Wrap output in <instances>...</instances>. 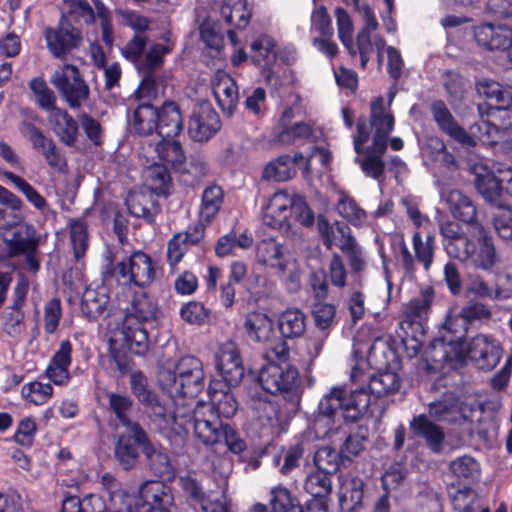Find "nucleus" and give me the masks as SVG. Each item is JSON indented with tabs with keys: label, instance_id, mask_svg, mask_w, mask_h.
I'll return each instance as SVG.
<instances>
[{
	"label": "nucleus",
	"instance_id": "1",
	"mask_svg": "<svg viewBox=\"0 0 512 512\" xmlns=\"http://www.w3.org/2000/svg\"><path fill=\"white\" fill-rule=\"evenodd\" d=\"M154 426L173 445L182 446L190 432L197 442L212 447L224 442L227 449L240 454L246 449L245 440L230 425L222 423L209 404L176 402V408L167 413L161 405L153 408Z\"/></svg>",
	"mask_w": 512,
	"mask_h": 512
},
{
	"label": "nucleus",
	"instance_id": "2",
	"mask_svg": "<svg viewBox=\"0 0 512 512\" xmlns=\"http://www.w3.org/2000/svg\"><path fill=\"white\" fill-rule=\"evenodd\" d=\"M353 340L356 364L351 371V380L355 384H360L356 389L363 388L369 396L373 394L375 397L396 393L401 386V377L395 371L385 370L371 377L365 373L369 367L378 363L374 350L379 344H383L379 334L370 326L363 325Z\"/></svg>",
	"mask_w": 512,
	"mask_h": 512
},
{
	"label": "nucleus",
	"instance_id": "3",
	"mask_svg": "<svg viewBox=\"0 0 512 512\" xmlns=\"http://www.w3.org/2000/svg\"><path fill=\"white\" fill-rule=\"evenodd\" d=\"M158 312L157 304L145 293L136 295L126 308L122 321L109 332L111 351H129L135 355H144L149 349L145 323L155 320Z\"/></svg>",
	"mask_w": 512,
	"mask_h": 512
},
{
	"label": "nucleus",
	"instance_id": "4",
	"mask_svg": "<svg viewBox=\"0 0 512 512\" xmlns=\"http://www.w3.org/2000/svg\"><path fill=\"white\" fill-rule=\"evenodd\" d=\"M369 408V395L363 388L347 393L341 387H333L319 403V414L314 420L313 430L317 438H325L337 431L342 420L355 422Z\"/></svg>",
	"mask_w": 512,
	"mask_h": 512
},
{
	"label": "nucleus",
	"instance_id": "5",
	"mask_svg": "<svg viewBox=\"0 0 512 512\" xmlns=\"http://www.w3.org/2000/svg\"><path fill=\"white\" fill-rule=\"evenodd\" d=\"M205 373L203 363L194 356H185L179 359L173 370L162 369L159 373V381L176 402L190 403L204 388Z\"/></svg>",
	"mask_w": 512,
	"mask_h": 512
},
{
	"label": "nucleus",
	"instance_id": "6",
	"mask_svg": "<svg viewBox=\"0 0 512 512\" xmlns=\"http://www.w3.org/2000/svg\"><path fill=\"white\" fill-rule=\"evenodd\" d=\"M263 223L275 229H288L293 225L310 227L314 213L300 196L279 190L271 195L262 207Z\"/></svg>",
	"mask_w": 512,
	"mask_h": 512
},
{
	"label": "nucleus",
	"instance_id": "7",
	"mask_svg": "<svg viewBox=\"0 0 512 512\" xmlns=\"http://www.w3.org/2000/svg\"><path fill=\"white\" fill-rule=\"evenodd\" d=\"M444 359L453 367L461 366L471 360L479 369L491 370L500 361V344L493 337L478 334L469 341H450L441 343Z\"/></svg>",
	"mask_w": 512,
	"mask_h": 512
},
{
	"label": "nucleus",
	"instance_id": "8",
	"mask_svg": "<svg viewBox=\"0 0 512 512\" xmlns=\"http://www.w3.org/2000/svg\"><path fill=\"white\" fill-rule=\"evenodd\" d=\"M143 503L145 502L142 495L137 496L120 490L110 493L109 503L105 497L96 494L82 500L74 496L67 497L62 503L61 512H136Z\"/></svg>",
	"mask_w": 512,
	"mask_h": 512
},
{
	"label": "nucleus",
	"instance_id": "9",
	"mask_svg": "<svg viewBox=\"0 0 512 512\" xmlns=\"http://www.w3.org/2000/svg\"><path fill=\"white\" fill-rule=\"evenodd\" d=\"M243 327L249 340L267 347V357L282 359L289 355L287 343L276 337L274 321L266 312L254 310L248 313Z\"/></svg>",
	"mask_w": 512,
	"mask_h": 512
},
{
	"label": "nucleus",
	"instance_id": "10",
	"mask_svg": "<svg viewBox=\"0 0 512 512\" xmlns=\"http://www.w3.org/2000/svg\"><path fill=\"white\" fill-rule=\"evenodd\" d=\"M287 357L264 365L258 374V382L271 394L280 393L285 397H298L301 383L299 372L296 367L286 361Z\"/></svg>",
	"mask_w": 512,
	"mask_h": 512
},
{
	"label": "nucleus",
	"instance_id": "11",
	"mask_svg": "<svg viewBox=\"0 0 512 512\" xmlns=\"http://www.w3.org/2000/svg\"><path fill=\"white\" fill-rule=\"evenodd\" d=\"M459 249L450 246V257L460 261H470L474 266L484 270L493 267L496 262V251L492 238L485 231L484 227L478 225L467 241L458 242Z\"/></svg>",
	"mask_w": 512,
	"mask_h": 512
},
{
	"label": "nucleus",
	"instance_id": "12",
	"mask_svg": "<svg viewBox=\"0 0 512 512\" xmlns=\"http://www.w3.org/2000/svg\"><path fill=\"white\" fill-rule=\"evenodd\" d=\"M256 260L275 271L284 281L296 282L299 279V266L296 259L282 243L274 238L263 239L256 246Z\"/></svg>",
	"mask_w": 512,
	"mask_h": 512
},
{
	"label": "nucleus",
	"instance_id": "13",
	"mask_svg": "<svg viewBox=\"0 0 512 512\" xmlns=\"http://www.w3.org/2000/svg\"><path fill=\"white\" fill-rule=\"evenodd\" d=\"M396 95V90L391 87L387 92V100L382 96L375 98L370 105V122L374 129L373 142L370 152L381 154L387 146V137L394 127V117L390 110Z\"/></svg>",
	"mask_w": 512,
	"mask_h": 512
},
{
	"label": "nucleus",
	"instance_id": "14",
	"mask_svg": "<svg viewBox=\"0 0 512 512\" xmlns=\"http://www.w3.org/2000/svg\"><path fill=\"white\" fill-rule=\"evenodd\" d=\"M157 273V265L150 256L141 251L132 253L118 262L114 267V275L123 284H134L139 287L150 285Z\"/></svg>",
	"mask_w": 512,
	"mask_h": 512
},
{
	"label": "nucleus",
	"instance_id": "15",
	"mask_svg": "<svg viewBox=\"0 0 512 512\" xmlns=\"http://www.w3.org/2000/svg\"><path fill=\"white\" fill-rule=\"evenodd\" d=\"M347 4L356 6L363 18L364 25L357 35L358 49L360 51L361 66L364 68L369 61L370 54L377 51L378 58H382L385 49V41L376 34L378 23L371 9L367 5L360 6L359 0H343Z\"/></svg>",
	"mask_w": 512,
	"mask_h": 512
},
{
	"label": "nucleus",
	"instance_id": "16",
	"mask_svg": "<svg viewBox=\"0 0 512 512\" xmlns=\"http://www.w3.org/2000/svg\"><path fill=\"white\" fill-rule=\"evenodd\" d=\"M51 83L70 107H79L89 96V88L73 65H63L51 77Z\"/></svg>",
	"mask_w": 512,
	"mask_h": 512
},
{
	"label": "nucleus",
	"instance_id": "17",
	"mask_svg": "<svg viewBox=\"0 0 512 512\" xmlns=\"http://www.w3.org/2000/svg\"><path fill=\"white\" fill-rule=\"evenodd\" d=\"M216 369L229 386H237L244 377V366L240 350L233 341L219 345L215 354Z\"/></svg>",
	"mask_w": 512,
	"mask_h": 512
},
{
	"label": "nucleus",
	"instance_id": "18",
	"mask_svg": "<svg viewBox=\"0 0 512 512\" xmlns=\"http://www.w3.org/2000/svg\"><path fill=\"white\" fill-rule=\"evenodd\" d=\"M471 172L475 175V185L478 192L490 203L499 207L505 205L499 201L503 185L499 179V172L495 174L489 168L487 160H480L470 165Z\"/></svg>",
	"mask_w": 512,
	"mask_h": 512
},
{
	"label": "nucleus",
	"instance_id": "19",
	"mask_svg": "<svg viewBox=\"0 0 512 512\" xmlns=\"http://www.w3.org/2000/svg\"><path fill=\"white\" fill-rule=\"evenodd\" d=\"M296 166L305 174L309 173V159L303 154L297 153L293 158L280 156L267 163L263 169L262 177L268 181H287L295 176Z\"/></svg>",
	"mask_w": 512,
	"mask_h": 512
},
{
	"label": "nucleus",
	"instance_id": "20",
	"mask_svg": "<svg viewBox=\"0 0 512 512\" xmlns=\"http://www.w3.org/2000/svg\"><path fill=\"white\" fill-rule=\"evenodd\" d=\"M211 87L222 112L231 116L239 100V91L235 80L225 71L218 70L211 79Z\"/></svg>",
	"mask_w": 512,
	"mask_h": 512
},
{
	"label": "nucleus",
	"instance_id": "21",
	"mask_svg": "<svg viewBox=\"0 0 512 512\" xmlns=\"http://www.w3.org/2000/svg\"><path fill=\"white\" fill-rule=\"evenodd\" d=\"M220 128L217 113L208 105H201L194 110L188 125V133L195 141H206Z\"/></svg>",
	"mask_w": 512,
	"mask_h": 512
},
{
	"label": "nucleus",
	"instance_id": "22",
	"mask_svg": "<svg viewBox=\"0 0 512 512\" xmlns=\"http://www.w3.org/2000/svg\"><path fill=\"white\" fill-rule=\"evenodd\" d=\"M474 37L477 43L489 50H512V29L506 26L482 24L475 28Z\"/></svg>",
	"mask_w": 512,
	"mask_h": 512
},
{
	"label": "nucleus",
	"instance_id": "23",
	"mask_svg": "<svg viewBox=\"0 0 512 512\" xmlns=\"http://www.w3.org/2000/svg\"><path fill=\"white\" fill-rule=\"evenodd\" d=\"M72 363V345L70 341L64 340L52 356L46 370V377L57 386H66L71 375L69 367Z\"/></svg>",
	"mask_w": 512,
	"mask_h": 512
},
{
	"label": "nucleus",
	"instance_id": "24",
	"mask_svg": "<svg viewBox=\"0 0 512 512\" xmlns=\"http://www.w3.org/2000/svg\"><path fill=\"white\" fill-rule=\"evenodd\" d=\"M205 225L197 223L185 232L175 234L168 243L167 258L171 266L177 265L187 250L199 243L204 237Z\"/></svg>",
	"mask_w": 512,
	"mask_h": 512
},
{
	"label": "nucleus",
	"instance_id": "25",
	"mask_svg": "<svg viewBox=\"0 0 512 512\" xmlns=\"http://www.w3.org/2000/svg\"><path fill=\"white\" fill-rule=\"evenodd\" d=\"M317 228L323 243L328 249L336 246L343 251L355 240L350 228L339 221L329 222L325 217L319 216Z\"/></svg>",
	"mask_w": 512,
	"mask_h": 512
},
{
	"label": "nucleus",
	"instance_id": "26",
	"mask_svg": "<svg viewBox=\"0 0 512 512\" xmlns=\"http://www.w3.org/2000/svg\"><path fill=\"white\" fill-rule=\"evenodd\" d=\"M474 409L471 405L459 401H440L431 403L429 415L436 421L462 423L472 420Z\"/></svg>",
	"mask_w": 512,
	"mask_h": 512
},
{
	"label": "nucleus",
	"instance_id": "27",
	"mask_svg": "<svg viewBox=\"0 0 512 512\" xmlns=\"http://www.w3.org/2000/svg\"><path fill=\"white\" fill-rule=\"evenodd\" d=\"M142 154L154 155L155 161L174 168H178L185 160L182 147L174 138H160L154 145L143 148Z\"/></svg>",
	"mask_w": 512,
	"mask_h": 512
},
{
	"label": "nucleus",
	"instance_id": "28",
	"mask_svg": "<svg viewBox=\"0 0 512 512\" xmlns=\"http://www.w3.org/2000/svg\"><path fill=\"white\" fill-rule=\"evenodd\" d=\"M422 156L426 165L437 169L455 171L457 162L446 150L444 142L438 137H428L422 146Z\"/></svg>",
	"mask_w": 512,
	"mask_h": 512
},
{
	"label": "nucleus",
	"instance_id": "29",
	"mask_svg": "<svg viewBox=\"0 0 512 512\" xmlns=\"http://www.w3.org/2000/svg\"><path fill=\"white\" fill-rule=\"evenodd\" d=\"M140 492L144 502L150 506L148 512H173V495L162 482L148 481L141 486Z\"/></svg>",
	"mask_w": 512,
	"mask_h": 512
},
{
	"label": "nucleus",
	"instance_id": "30",
	"mask_svg": "<svg viewBox=\"0 0 512 512\" xmlns=\"http://www.w3.org/2000/svg\"><path fill=\"white\" fill-rule=\"evenodd\" d=\"M183 129V118L179 106L172 101L165 102L158 110V138H175Z\"/></svg>",
	"mask_w": 512,
	"mask_h": 512
},
{
	"label": "nucleus",
	"instance_id": "31",
	"mask_svg": "<svg viewBox=\"0 0 512 512\" xmlns=\"http://www.w3.org/2000/svg\"><path fill=\"white\" fill-rule=\"evenodd\" d=\"M107 398L109 407L119 422L127 428V431L134 433L136 441H144L145 432L129 418V412L132 408L130 397L125 394L109 392Z\"/></svg>",
	"mask_w": 512,
	"mask_h": 512
},
{
	"label": "nucleus",
	"instance_id": "32",
	"mask_svg": "<svg viewBox=\"0 0 512 512\" xmlns=\"http://www.w3.org/2000/svg\"><path fill=\"white\" fill-rule=\"evenodd\" d=\"M144 177L148 187L146 189L155 195H164L167 193L170 176L168 166L155 161L154 155H144Z\"/></svg>",
	"mask_w": 512,
	"mask_h": 512
},
{
	"label": "nucleus",
	"instance_id": "33",
	"mask_svg": "<svg viewBox=\"0 0 512 512\" xmlns=\"http://www.w3.org/2000/svg\"><path fill=\"white\" fill-rule=\"evenodd\" d=\"M45 39L49 51L54 57L60 58L78 45L80 34L76 29L48 28L45 31Z\"/></svg>",
	"mask_w": 512,
	"mask_h": 512
},
{
	"label": "nucleus",
	"instance_id": "34",
	"mask_svg": "<svg viewBox=\"0 0 512 512\" xmlns=\"http://www.w3.org/2000/svg\"><path fill=\"white\" fill-rule=\"evenodd\" d=\"M49 123L53 132L67 146H73L78 135V124L67 111L54 108L49 111Z\"/></svg>",
	"mask_w": 512,
	"mask_h": 512
},
{
	"label": "nucleus",
	"instance_id": "35",
	"mask_svg": "<svg viewBox=\"0 0 512 512\" xmlns=\"http://www.w3.org/2000/svg\"><path fill=\"white\" fill-rule=\"evenodd\" d=\"M433 117L439 128L451 138L462 145H470L474 143L472 137L461 128L453 119L451 113L444 103L435 102L432 106Z\"/></svg>",
	"mask_w": 512,
	"mask_h": 512
},
{
	"label": "nucleus",
	"instance_id": "36",
	"mask_svg": "<svg viewBox=\"0 0 512 512\" xmlns=\"http://www.w3.org/2000/svg\"><path fill=\"white\" fill-rule=\"evenodd\" d=\"M491 317V310L482 303H473L465 306L458 316L449 315L445 321V328L452 332L466 331L467 324L476 320H486Z\"/></svg>",
	"mask_w": 512,
	"mask_h": 512
},
{
	"label": "nucleus",
	"instance_id": "37",
	"mask_svg": "<svg viewBox=\"0 0 512 512\" xmlns=\"http://www.w3.org/2000/svg\"><path fill=\"white\" fill-rule=\"evenodd\" d=\"M109 302L107 286L103 284L85 289L81 299V311L90 319L99 317L106 309Z\"/></svg>",
	"mask_w": 512,
	"mask_h": 512
},
{
	"label": "nucleus",
	"instance_id": "38",
	"mask_svg": "<svg viewBox=\"0 0 512 512\" xmlns=\"http://www.w3.org/2000/svg\"><path fill=\"white\" fill-rule=\"evenodd\" d=\"M476 88L479 95L496 102L497 108L491 110V117L497 118V114L501 110L505 111V116L510 115L507 109L512 105V96L511 93L504 89L501 84L493 80L483 79L477 83Z\"/></svg>",
	"mask_w": 512,
	"mask_h": 512
},
{
	"label": "nucleus",
	"instance_id": "39",
	"mask_svg": "<svg viewBox=\"0 0 512 512\" xmlns=\"http://www.w3.org/2000/svg\"><path fill=\"white\" fill-rule=\"evenodd\" d=\"M510 126L511 123L502 124L498 127L489 120L481 119L476 125L470 128V134L468 135L473 138L474 143L469 146H474L477 142L484 145L498 144L506 139V134Z\"/></svg>",
	"mask_w": 512,
	"mask_h": 512
},
{
	"label": "nucleus",
	"instance_id": "40",
	"mask_svg": "<svg viewBox=\"0 0 512 512\" xmlns=\"http://www.w3.org/2000/svg\"><path fill=\"white\" fill-rule=\"evenodd\" d=\"M410 428L416 436L425 439L427 446L435 453L442 450V443L444 441L443 430L432 423L425 415L415 417L411 423Z\"/></svg>",
	"mask_w": 512,
	"mask_h": 512
},
{
	"label": "nucleus",
	"instance_id": "41",
	"mask_svg": "<svg viewBox=\"0 0 512 512\" xmlns=\"http://www.w3.org/2000/svg\"><path fill=\"white\" fill-rule=\"evenodd\" d=\"M142 444V449L146 455L149 466L155 475L170 480L174 477V469L169 456L158 446L151 444L145 435L144 441H138Z\"/></svg>",
	"mask_w": 512,
	"mask_h": 512
},
{
	"label": "nucleus",
	"instance_id": "42",
	"mask_svg": "<svg viewBox=\"0 0 512 512\" xmlns=\"http://www.w3.org/2000/svg\"><path fill=\"white\" fill-rule=\"evenodd\" d=\"M442 199L448 206L454 218L466 223H472L476 218V208L472 201L458 190L442 194Z\"/></svg>",
	"mask_w": 512,
	"mask_h": 512
},
{
	"label": "nucleus",
	"instance_id": "43",
	"mask_svg": "<svg viewBox=\"0 0 512 512\" xmlns=\"http://www.w3.org/2000/svg\"><path fill=\"white\" fill-rule=\"evenodd\" d=\"M277 324L283 338H298L306 330V316L299 309L289 308L279 315Z\"/></svg>",
	"mask_w": 512,
	"mask_h": 512
},
{
	"label": "nucleus",
	"instance_id": "44",
	"mask_svg": "<svg viewBox=\"0 0 512 512\" xmlns=\"http://www.w3.org/2000/svg\"><path fill=\"white\" fill-rule=\"evenodd\" d=\"M126 205L133 216L148 219L155 207V194L146 188L134 189L129 193Z\"/></svg>",
	"mask_w": 512,
	"mask_h": 512
},
{
	"label": "nucleus",
	"instance_id": "45",
	"mask_svg": "<svg viewBox=\"0 0 512 512\" xmlns=\"http://www.w3.org/2000/svg\"><path fill=\"white\" fill-rule=\"evenodd\" d=\"M363 481L357 477L341 478L339 501L342 509L353 510L361 505L363 499Z\"/></svg>",
	"mask_w": 512,
	"mask_h": 512
},
{
	"label": "nucleus",
	"instance_id": "46",
	"mask_svg": "<svg viewBox=\"0 0 512 512\" xmlns=\"http://www.w3.org/2000/svg\"><path fill=\"white\" fill-rule=\"evenodd\" d=\"M337 211L351 225L365 227L369 225L368 214L344 191H338Z\"/></svg>",
	"mask_w": 512,
	"mask_h": 512
},
{
	"label": "nucleus",
	"instance_id": "47",
	"mask_svg": "<svg viewBox=\"0 0 512 512\" xmlns=\"http://www.w3.org/2000/svg\"><path fill=\"white\" fill-rule=\"evenodd\" d=\"M220 13L228 24L236 28H245L251 17L247 0H225Z\"/></svg>",
	"mask_w": 512,
	"mask_h": 512
},
{
	"label": "nucleus",
	"instance_id": "48",
	"mask_svg": "<svg viewBox=\"0 0 512 512\" xmlns=\"http://www.w3.org/2000/svg\"><path fill=\"white\" fill-rule=\"evenodd\" d=\"M158 110L149 104L139 105L133 114L132 127L140 135L157 133Z\"/></svg>",
	"mask_w": 512,
	"mask_h": 512
},
{
	"label": "nucleus",
	"instance_id": "49",
	"mask_svg": "<svg viewBox=\"0 0 512 512\" xmlns=\"http://www.w3.org/2000/svg\"><path fill=\"white\" fill-rule=\"evenodd\" d=\"M250 58L261 70L276 62L275 42L268 36H261L251 44Z\"/></svg>",
	"mask_w": 512,
	"mask_h": 512
},
{
	"label": "nucleus",
	"instance_id": "50",
	"mask_svg": "<svg viewBox=\"0 0 512 512\" xmlns=\"http://www.w3.org/2000/svg\"><path fill=\"white\" fill-rule=\"evenodd\" d=\"M449 495L455 512H476L482 506L478 493L470 487H452Z\"/></svg>",
	"mask_w": 512,
	"mask_h": 512
},
{
	"label": "nucleus",
	"instance_id": "51",
	"mask_svg": "<svg viewBox=\"0 0 512 512\" xmlns=\"http://www.w3.org/2000/svg\"><path fill=\"white\" fill-rule=\"evenodd\" d=\"M210 403L212 411L216 410V415L229 418L237 411V402L230 390H218L213 384H210L209 390Z\"/></svg>",
	"mask_w": 512,
	"mask_h": 512
},
{
	"label": "nucleus",
	"instance_id": "52",
	"mask_svg": "<svg viewBox=\"0 0 512 512\" xmlns=\"http://www.w3.org/2000/svg\"><path fill=\"white\" fill-rule=\"evenodd\" d=\"M131 389L137 399L143 403L147 409L148 414L151 419L152 424L154 425L153 419V408L156 405H161L166 409V407L161 404L155 397V395L148 389L147 380L145 376L140 372H134L130 377Z\"/></svg>",
	"mask_w": 512,
	"mask_h": 512
},
{
	"label": "nucleus",
	"instance_id": "53",
	"mask_svg": "<svg viewBox=\"0 0 512 512\" xmlns=\"http://www.w3.org/2000/svg\"><path fill=\"white\" fill-rule=\"evenodd\" d=\"M304 489L314 498L322 500L332 491V483L329 473L315 469L307 474Z\"/></svg>",
	"mask_w": 512,
	"mask_h": 512
},
{
	"label": "nucleus",
	"instance_id": "54",
	"mask_svg": "<svg viewBox=\"0 0 512 512\" xmlns=\"http://www.w3.org/2000/svg\"><path fill=\"white\" fill-rule=\"evenodd\" d=\"M19 132L30 142L32 148L42 155L55 144L51 138L47 137L29 119L21 121L19 124Z\"/></svg>",
	"mask_w": 512,
	"mask_h": 512
},
{
	"label": "nucleus",
	"instance_id": "55",
	"mask_svg": "<svg viewBox=\"0 0 512 512\" xmlns=\"http://www.w3.org/2000/svg\"><path fill=\"white\" fill-rule=\"evenodd\" d=\"M223 201V193L220 187L211 186L205 189L200 207V221L209 223L218 213Z\"/></svg>",
	"mask_w": 512,
	"mask_h": 512
},
{
	"label": "nucleus",
	"instance_id": "56",
	"mask_svg": "<svg viewBox=\"0 0 512 512\" xmlns=\"http://www.w3.org/2000/svg\"><path fill=\"white\" fill-rule=\"evenodd\" d=\"M52 395L53 387L49 383L31 381L21 387V397L36 406L46 404Z\"/></svg>",
	"mask_w": 512,
	"mask_h": 512
},
{
	"label": "nucleus",
	"instance_id": "57",
	"mask_svg": "<svg viewBox=\"0 0 512 512\" xmlns=\"http://www.w3.org/2000/svg\"><path fill=\"white\" fill-rule=\"evenodd\" d=\"M335 17L337 22L338 37L342 44L348 49L351 55H356L357 53L360 54L358 43L356 42L355 46L352 40L354 27L349 14L344 9L338 7L335 10Z\"/></svg>",
	"mask_w": 512,
	"mask_h": 512
},
{
	"label": "nucleus",
	"instance_id": "58",
	"mask_svg": "<svg viewBox=\"0 0 512 512\" xmlns=\"http://www.w3.org/2000/svg\"><path fill=\"white\" fill-rule=\"evenodd\" d=\"M452 474L467 481H477L480 478L481 470L479 463L471 456H461L450 463Z\"/></svg>",
	"mask_w": 512,
	"mask_h": 512
},
{
	"label": "nucleus",
	"instance_id": "59",
	"mask_svg": "<svg viewBox=\"0 0 512 512\" xmlns=\"http://www.w3.org/2000/svg\"><path fill=\"white\" fill-rule=\"evenodd\" d=\"M37 240L30 227L17 229L9 240V251L11 255L35 252Z\"/></svg>",
	"mask_w": 512,
	"mask_h": 512
},
{
	"label": "nucleus",
	"instance_id": "60",
	"mask_svg": "<svg viewBox=\"0 0 512 512\" xmlns=\"http://www.w3.org/2000/svg\"><path fill=\"white\" fill-rule=\"evenodd\" d=\"M128 433V436H120L115 449L116 457L125 469L134 465L138 456L136 444L141 445L136 441L134 433L130 431Z\"/></svg>",
	"mask_w": 512,
	"mask_h": 512
},
{
	"label": "nucleus",
	"instance_id": "61",
	"mask_svg": "<svg viewBox=\"0 0 512 512\" xmlns=\"http://www.w3.org/2000/svg\"><path fill=\"white\" fill-rule=\"evenodd\" d=\"M270 506L273 512H301V508L283 485L273 487L270 491Z\"/></svg>",
	"mask_w": 512,
	"mask_h": 512
},
{
	"label": "nucleus",
	"instance_id": "62",
	"mask_svg": "<svg viewBox=\"0 0 512 512\" xmlns=\"http://www.w3.org/2000/svg\"><path fill=\"white\" fill-rule=\"evenodd\" d=\"M263 77L270 87L279 89L283 86L292 84L295 81L292 70L288 67L278 65L276 62L271 66L262 69Z\"/></svg>",
	"mask_w": 512,
	"mask_h": 512
},
{
	"label": "nucleus",
	"instance_id": "63",
	"mask_svg": "<svg viewBox=\"0 0 512 512\" xmlns=\"http://www.w3.org/2000/svg\"><path fill=\"white\" fill-rule=\"evenodd\" d=\"M37 431L38 426L36 420L31 416L24 417L16 426L13 440L16 444L24 448H30L34 444Z\"/></svg>",
	"mask_w": 512,
	"mask_h": 512
},
{
	"label": "nucleus",
	"instance_id": "64",
	"mask_svg": "<svg viewBox=\"0 0 512 512\" xmlns=\"http://www.w3.org/2000/svg\"><path fill=\"white\" fill-rule=\"evenodd\" d=\"M498 212L493 216V226L500 238L512 241V208L508 205H499Z\"/></svg>",
	"mask_w": 512,
	"mask_h": 512
}]
</instances>
